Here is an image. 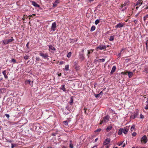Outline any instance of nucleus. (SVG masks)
Segmentation results:
<instances>
[{
  "mask_svg": "<svg viewBox=\"0 0 148 148\" xmlns=\"http://www.w3.org/2000/svg\"><path fill=\"white\" fill-rule=\"evenodd\" d=\"M110 116L109 115H107L106 116H104L102 120L100 121V125L102 124L103 123H106L108 122L110 120Z\"/></svg>",
  "mask_w": 148,
  "mask_h": 148,
  "instance_id": "nucleus-1",
  "label": "nucleus"
},
{
  "mask_svg": "<svg viewBox=\"0 0 148 148\" xmlns=\"http://www.w3.org/2000/svg\"><path fill=\"white\" fill-rule=\"evenodd\" d=\"M39 55L41 56L44 59H47L48 60V57H49L48 53H44L42 52H40L39 53Z\"/></svg>",
  "mask_w": 148,
  "mask_h": 148,
  "instance_id": "nucleus-2",
  "label": "nucleus"
},
{
  "mask_svg": "<svg viewBox=\"0 0 148 148\" xmlns=\"http://www.w3.org/2000/svg\"><path fill=\"white\" fill-rule=\"evenodd\" d=\"M14 41V39L12 37H11V38L10 39H6L3 40V42L5 45L8 44L10 42Z\"/></svg>",
  "mask_w": 148,
  "mask_h": 148,
  "instance_id": "nucleus-3",
  "label": "nucleus"
},
{
  "mask_svg": "<svg viewBox=\"0 0 148 148\" xmlns=\"http://www.w3.org/2000/svg\"><path fill=\"white\" fill-rule=\"evenodd\" d=\"M49 48V51L52 53H54L56 50L55 48L52 45H48Z\"/></svg>",
  "mask_w": 148,
  "mask_h": 148,
  "instance_id": "nucleus-4",
  "label": "nucleus"
},
{
  "mask_svg": "<svg viewBox=\"0 0 148 148\" xmlns=\"http://www.w3.org/2000/svg\"><path fill=\"white\" fill-rule=\"evenodd\" d=\"M148 140L147 136L145 135L142 137L141 142L143 144H145L147 142Z\"/></svg>",
  "mask_w": 148,
  "mask_h": 148,
  "instance_id": "nucleus-5",
  "label": "nucleus"
},
{
  "mask_svg": "<svg viewBox=\"0 0 148 148\" xmlns=\"http://www.w3.org/2000/svg\"><path fill=\"white\" fill-rule=\"evenodd\" d=\"M56 23L55 22H54L52 24L51 26V30H52L53 32L55 31L56 30Z\"/></svg>",
  "mask_w": 148,
  "mask_h": 148,
  "instance_id": "nucleus-6",
  "label": "nucleus"
},
{
  "mask_svg": "<svg viewBox=\"0 0 148 148\" xmlns=\"http://www.w3.org/2000/svg\"><path fill=\"white\" fill-rule=\"evenodd\" d=\"M106 46L104 45H101L97 47L96 48V49L97 50L98 49H99L101 50L103 49H106Z\"/></svg>",
  "mask_w": 148,
  "mask_h": 148,
  "instance_id": "nucleus-7",
  "label": "nucleus"
},
{
  "mask_svg": "<svg viewBox=\"0 0 148 148\" xmlns=\"http://www.w3.org/2000/svg\"><path fill=\"white\" fill-rule=\"evenodd\" d=\"M110 141V139L109 138H106L103 142V144L104 145H106L108 144Z\"/></svg>",
  "mask_w": 148,
  "mask_h": 148,
  "instance_id": "nucleus-8",
  "label": "nucleus"
},
{
  "mask_svg": "<svg viewBox=\"0 0 148 148\" xmlns=\"http://www.w3.org/2000/svg\"><path fill=\"white\" fill-rule=\"evenodd\" d=\"M143 1L142 0H138L137 2L136 6H140L142 4Z\"/></svg>",
  "mask_w": 148,
  "mask_h": 148,
  "instance_id": "nucleus-9",
  "label": "nucleus"
},
{
  "mask_svg": "<svg viewBox=\"0 0 148 148\" xmlns=\"http://www.w3.org/2000/svg\"><path fill=\"white\" fill-rule=\"evenodd\" d=\"M129 1H127L125 2L124 4H121L120 7H121V8H123L124 6H127L129 5Z\"/></svg>",
  "mask_w": 148,
  "mask_h": 148,
  "instance_id": "nucleus-10",
  "label": "nucleus"
},
{
  "mask_svg": "<svg viewBox=\"0 0 148 148\" xmlns=\"http://www.w3.org/2000/svg\"><path fill=\"white\" fill-rule=\"evenodd\" d=\"M124 26V25L122 23H119L117 24L116 26V28H120L123 27Z\"/></svg>",
  "mask_w": 148,
  "mask_h": 148,
  "instance_id": "nucleus-11",
  "label": "nucleus"
},
{
  "mask_svg": "<svg viewBox=\"0 0 148 148\" xmlns=\"http://www.w3.org/2000/svg\"><path fill=\"white\" fill-rule=\"evenodd\" d=\"M60 1L59 0H56L54 3L53 4V7H55L57 5V4L59 3Z\"/></svg>",
  "mask_w": 148,
  "mask_h": 148,
  "instance_id": "nucleus-12",
  "label": "nucleus"
},
{
  "mask_svg": "<svg viewBox=\"0 0 148 148\" xmlns=\"http://www.w3.org/2000/svg\"><path fill=\"white\" fill-rule=\"evenodd\" d=\"M32 4L34 6L38 8H39L40 7V5L37 4L34 1H32L31 2Z\"/></svg>",
  "mask_w": 148,
  "mask_h": 148,
  "instance_id": "nucleus-13",
  "label": "nucleus"
},
{
  "mask_svg": "<svg viewBox=\"0 0 148 148\" xmlns=\"http://www.w3.org/2000/svg\"><path fill=\"white\" fill-rule=\"evenodd\" d=\"M88 53L87 54V56H88V58H89V55L91 53H92L93 51H94V49H91L90 50H88Z\"/></svg>",
  "mask_w": 148,
  "mask_h": 148,
  "instance_id": "nucleus-14",
  "label": "nucleus"
},
{
  "mask_svg": "<svg viewBox=\"0 0 148 148\" xmlns=\"http://www.w3.org/2000/svg\"><path fill=\"white\" fill-rule=\"evenodd\" d=\"M123 132V133L125 134H126L127 133L129 129L128 128H122Z\"/></svg>",
  "mask_w": 148,
  "mask_h": 148,
  "instance_id": "nucleus-15",
  "label": "nucleus"
},
{
  "mask_svg": "<svg viewBox=\"0 0 148 148\" xmlns=\"http://www.w3.org/2000/svg\"><path fill=\"white\" fill-rule=\"evenodd\" d=\"M112 128V127L111 125L108 126L106 128V131L107 132H109L110 130H111Z\"/></svg>",
  "mask_w": 148,
  "mask_h": 148,
  "instance_id": "nucleus-16",
  "label": "nucleus"
},
{
  "mask_svg": "<svg viewBox=\"0 0 148 148\" xmlns=\"http://www.w3.org/2000/svg\"><path fill=\"white\" fill-rule=\"evenodd\" d=\"M116 69V67L115 66H114L112 69L110 73L111 74H113L115 71Z\"/></svg>",
  "mask_w": 148,
  "mask_h": 148,
  "instance_id": "nucleus-17",
  "label": "nucleus"
},
{
  "mask_svg": "<svg viewBox=\"0 0 148 148\" xmlns=\"http://www.w3.org/2000/svg\"><path fill=\"white\" fill-rule=\"evenodd\" d=\"M79 58L82 60H84V56L83 54H81L79 55Z\"/></svg>",
  "mask_w": 148,
  "mask_h": 148,
  "instance_id": "nucleus-18",
  "label": "nucleus"
},
{
  "mask_svg": "<svg viewBox=\"0 0 148 148\" xmlns=\"http://www.w3.org/2000/svg\"><path fill=\"white\" fill-rule=\"evenodd\" d=\"M2 73L3 75H4V77L5 79H7L8 78V77L7 76V75H6V71L4 70V71Z\"/></svg>",
  "mask_w": 148,
  "mask_h": 148,
  "instance_id": "nucleus-19",
  "label": "nucleus"
},
{
  "mask_svg": "<svg viewBox=\"0 0 148 148\" xmlns=\"http://www.w3.org/2000/svg\"><path fill=\"white\" fill-rule=\"evenodd\" d=\"M63 124L64 127H66L68 126V123L67 121H64L63 122Z\"/></svg>",
  "mask_w": 148,
  "mask_h": 148,
  "instance_id": "nucleus-20",
  "label": "nucleus"
},
{
  "mask_svg": "<svg viewBox=\"0 0 148 148\" xmlns=\"http://www.w3.org/2000/svg\"><path fill=\"white\" fill-rule=\"evenodd\" d=\"M122 133H123V131H122V128H120L119 130L118 131V134L119 135H120L122 134Z\"/></svg>",
  "mask_w": 148,
  "mask_h": 148,
  "instance_id": "nucleus-21",
  "label": "nucleus"
},
{
  "mask_svg": "<svg viewBox=\"0 0 148 148\" xmlns=\"http://www.w3.org/2000/svg\"><path fill=\"white\" fill-rule=\"evenodd\" d=\"M137 116V114H135L133 115H131L130 116L131 118L134 119Z\"/></svg>",
  "mask_w": 148,
  "mask_h": 148,
  "instance_id": "nucleus-22",
  "label": "nucleus"
},
{
  "mask_svg": "<svg viewBox=\"0 0 148 148\" xmlns=\"http://www.w3.org/2000/svg\"><path fill=\"white\" fill-rule=\"evenodd\" d=\"M33 82H32V84H31V81L30 80H27L25 81V84H29L30 85H32V83Z\"/></svg>",
  "mask_w": 148,
  "mask_h": 148,
  "instance_id": "nucleus-23",
  "label": "nucleus"
},
{
  "mask_svg": "<svg viewBox=\"0 0 148 148\" xmlns=\"http://www.w3.org/2000/svg\"><path fill=\"white\" fill-rule=\"evenodd\" d=\"M127 73L129 76V77L130 78L133 75V73L132 72H127Z\"/></svg>",
  "mask_w": 148,
  "mask_h": 148,
  "instance_id": "nucleus-24",
  "label": "nucleus"
},
{
  "mask_svg": "<svg viewBox=\"0 0 148 148\" xmlns=\"http://www.w3.org/2000/svg\"><path fill=\"white\" fill-rule=\"evenodd\" d=\"M144 100H145V99H146V103L147 104L148 103V98H147L145 95H144Z\"/></svg>",
  "mask_w": 148,
  "mask_h": 148,
  "instance_id": "nucleus-25",
  "label": "nucleus"
},
{
  "mask_svg": "<svg viewBox=\"0 0 148 148\" xmlns=\"http://www.w3.org/2000/svg\"><path fill=\"white\" fill-rule=\"evenodd\" d=\"M95 29V26L93 25L92 26L91 29L90 31L91 32H92L94 31Z\"/></svg>",
  "mask_w": 148,
  "mask_h": 148,
  "instance_id": "nucleus-26",
  "label": "nucleus"
},
{
  "mask_svg": "<svg viewBox=\"0 0 148 148\" xmlns=\"http://www.w3.org/2000/svg\"><path fill=\"white\" fill-rule=\"evenodd\" d=\"M147 18H148V14L144 16V21L145 22V20L147 19Z\"/></svg>",
  "mask_w": 148,
  "mask_h": 148,
  "instance_id": "nucleus-27",
  "label": "nucleus"
},
{
  "mask_svg": "<svg viewBox=\"0 0 148 148\" xmlns=\"http://www.w3.org/2000/svg\"><path fill=\"white\" fill-rule=\"evenodd\" d=\"M61 89L63 90L64 91H66V88L65 87V85H63L62 86Z\"/></svg>",
  "mask_w": 148,
  "mask_h": 148,
  "instance_id": "nucleus-28",
  "label": "nucleus"
},
{
  "mask_svg": "<svg viewBox=\"0 0 148 148\" xmlns=\"http://www.w3.org/2000/svg\"><path fill=\"white\" fill-rule=\"evenodd\" d=\"M114 36H110V38L109 39V40L111 41L113 40H114Z\"/></svg>",
  "mask_w": 148,
  "mask_h": 148,
  "instance_id": "nucleus-29",
  "label": "nucleus"
},
{
  "mask_svg": "<svg viewBox=\"0 0 148 148\" xmlns=\"http://www.w3.org/2000/svg\"><path fill=\"white\" fill-rule=\"evenodd\" d=\"M69 66L68 65H66L65 66V69L66 71H68L69 70Z\"/></svg>",
  "mask_w": 148,
  "mask_h": 148,
  "instance_id": "nucleus-30",
  "label": "nucleus"
},
{
  "mask_svg": "<svg viewBox=\"0 0 148 148\" xmlns=\"http://www.w3.org/2000/svg\"><path fill=\"white\" fill-rule=\"evenodd\" d=\"M100 19H97L95 21V24L96 25H97L99 22Z\"/></svg>",
  "mask_w": 148,
  "mask_h": 148,
  "instance_id": "nucleus-31",
  "label": "nucleus"
},
{
  "mask_svg": "<svg viewBox=\"0 0 148 148\" xmlns=\"http://www.w3.org/2000/svg\"><path fill=\"white\" fill-rule=\"evenodd\" d=\"M135 127V125H133L131 127V130L132 131H133L134 130V129Z\"/></svg>",
  "mask_w": 148,
  "mask_h": 148,
  "instance_id": "nucleus-32",
  "label": "nucleus"
},
{
  "mask_svg": "<svg viewBox=\"0 0 148 148\" xmlns=\"http://www.w3.org/2000/svg\"><path fill=\"white\" fill-rule=\"evenodd\" d=\"M94 95H95V97L96 98L99 97H101L99 94H95Z\"/></svg>",
  "mask_w": 148,
  "mask_h": 148,
  "instance_id": "nucleus-33",
  "label": "nucleus"
},
{
  "mask_svg": "<svg viewBox=\"0 0 148 148\" xmlns=\"http://www.w3.org/2000/svg\"><path fill=\"white\" fill-rule=\"evenodd\" d=\"M144 71L146 72V73H148V67L145 68Z\"/></svg>",
  "mask_w": 148,
  "mask_h": 148,
  "instance_id": "nucleus-34",
  "label": "nucleus"
},
{
  "mask_svg": "<svg viewBox=\"0 0 148 148\" xmlns=\"http://www.w3.org/2000/svg\"><path fill=\"white\" fill-rule=\"evenodd\" d=\"M71 53L70 52H69L67 55V57L68 58H70L71 56Z\"/></svg>",
  "mask_w": 148,
  "mask_h": 148,
  "instance_id": "nucleus-35",
  "label": "nucleus"
},
{
  "mask_svg": "<svg viewBox=\"0 0 148 148\" xmlns=\"http://www.w3.org/2000/svg\"><path fill=\"white\" fill-rule=\"evenodd\" d=\"M29 56H24L23 58L27 60L29 59Z\"/></svg>",
  "mask_w": 148,
  "mask_h": 148,
  "instance_id": "nucleus-36",
  "label": "nucleus"
},
{
  "mask_svg": "<svg viewBox=\"0 0 148 148\" xmlns=\"http://www.w3.org/2000/svg\"><path fill=\"white\" fill-rule=\"evenodd\" d=\"M84 110H85L84 111V113L85 114H87L88 113V112H87V108H84Z\"/></svg>",
  "mask_w": 148,
  "mask_h": 148,
  "instance_id": "nucleus-37",
  "label": "nucleus"
},
{
  "mask_svg": "<svg viewBox=\"0 0 148 148\" xmlns=\"http://www.w3.org/2000/svg\"><path fill=\"white\" fill-rule=\"evenodd\" d=\"M29 42H28L27 44H26V47H27V49H29Z\"/></svg>",
  "mask_w": 148,
  "mask_h": 148,
  "instance_id": "nucleus-38",
  "label": "nucleus"
},
{
  "mask_svg": "<svg viewBox=\"0 0 148 148\" xmlns=\"http://www.w3.org/2000/svg\"><path fill=\"white\" fill-rule=\"evenodd\" d=\"M36 62L39 61L40 60V59L39 57H36Z\"/></svg>",
  "mask_w": 148,
  "mask_h": 148,
  "instance_id": "nucleus-39",
  "label": "nucleus"
},
{
  "mask_svg": "<svg viewBox=\"0 0 148 148\" xmlns=\"http://www.w3.org/2000/svg\"><path fill=\"white\" fill-rule=\"evenodd\" d=\"M101 130V129L100 128L98 129L95 130V132H99Z\"/></svg>",
  "mask_w": 148,
  "mask_h": 148,
  "instance_id": "nucleus-40",
  "label": "nucleus"
},
{
  "mask_svg": "<svg viewBox=\"0 0 148 148\" xmlns=\"http://www.w3.org/2000/svg\"><path fill=\"white\" fill-rule=\"evenodd\" d=\"M11 62H13L14 63H15L16 62V60L14 59H12Z\"/></svg>",
  "mask_w": 148,
  "mask_h": 148,
  "instance_id": "nucleus-41",
  "label": "nucleus"
},
{
  "mask_svg": "<svg viewBox=\"0 0 148 148\" xmlns=\"http://www.w3.org/2000/svg\"><path fill=\"white\" fill-rule=\"evenodd\" d=\"M11 148H14L16 145L15 144H12Z\"/></svg>",
  "mask_w": 148,
  "mask_h": 148,
  "instance_id": "nucleus-42",
  "label": "nucleus"
},
{
  "mask_svg": "<svg viewBox=\"0 0 148 148\" xmlns=\"http://www.w3.org/2000/svg\"><path fill=\"white\" fill-rule=\"evenodd\" d=\"M5 115L6 116L7 118H8V119H9V117H10V115L8 114H5Z\"/></svg>",
  "mask_w": 148,
  "mask_h": 148,
  "instance_id": "nucleus-43",
  "label": "nucleus"
},
{
  "mask_svg": "<svg viewBox=\"0 0 148 148\" xmlns=\"http://www.w3.org/2000/svg\"><path fill=\"white\" fill-rule=\"evenodd\" d=\"M136 135V132H133L132 134V135L133 136H135Z\"/></svg>",
  "mask_w": 148,
  "mask_h": 148,
  "instance_id": "nucleus-44",
  "label": "nucleus"
},
{
  "mask_svg": "<svg viewBox=\"0 0 148 148\" xmlns=\"http://www.w3.org/2000/svg\"><path fill=\"white\" fill-rule=\"evenodd\" d=\"M32 16H35V14H33L32 15H29V19H31V17H32Z\"/></svg>",
  "mask_w": 148,
  "mask_h": 148,
  "instance_id": "nucleus-45",
  "label": "nucleus"
},
{
  "mask_svg": "<svg viewBox=\"0 0 148 148\" xmlns=\"http://www.w3.org/2000/svg\"><path fill=\"white\" fill-rule=\"evenodd\" d=\"M145 108L146 110H148V103L146 104V106Z\"/></svg>",
  "mask_w": 148,
  "mask_h": 148,
  "instance_id": "nucleus-46",
  "label": "nucleus"
},
{
  "mask_svg": "<svg viewBox=\"0 0 148 148\" xmlns=\"http://www.w3.org/2000/svg\"><path fill=\"white\" fill-rule=\"evenodd\" d=\"M148 38V40H147V41L146 42V46L147 48V47H148L147 44H148V38Z\"/></svg>",
  "mask_w": 148,
  "mask_h": 148,
  "instance_id": "nucleus-47",
  "label": "nucleus"
},
{
  "mask_svg": "<svg viewBox=\"0 0 148 148\" xmlns=\"http://www.w3.org/2000/svg\"><path fill=\"white\" fill-rule=\"evenodd\" d=\"M73 99H72V97H71V100L70 101V103H73Z\"/></svg>",
  "mask_w": 148,
  "mask_h": 148,
  "instance_id": "nucleus-48",
  "label": "nucleus"
},
{
  "mask_svg": "<svg viewBox=\"0 0 148 148\" xmlns=\"http://www.w3.org/2000/svg\"><path fill=\"white\" fill-rule=\"evenodd\" d=\"M70 148H73V145H72L71 143L70 144Z\"/></svg>",
  "mask_w": 148,
  "mask_h": 148,
  "instance_id": "nucleus-49",
  "label": "nucleus"
},
{
  "mask_svg": "<svg viewBox=\"0 0 148 148\" xmlns=\"http://www.w3.org/2000/svg\"><path fill=\"white\" fill-rule=\"evenodd\" d=\"M140 118L141 119H143L144 118L143 115L142 114H141L140 115Z\"/></svg>",
  "mask_w": 148,
  "mask_h": 148,
  "instance_id": "nucleus-50",
  "label": "nucleus"
},
{
  "mask_svg": "<svg viewBox=\"0 0 148 148\" xmlns=\"http://www.w3.org/2000/svg\"><path fill=\"white\" fill-rule=\"evenodd\" d=\"M100 60H101L102 62H104L105 61V60L104 59H100Z\"/></svg>",
  "mask_w": 148,
  "mask_h": 148,
  "instance_id": "nucleus-51",
  "label": "nucleus"
},
{
  "mask_svg": "<svg viewBox=\"0 0 148 148\" xmlns=\"http://www.w3.org/2000/svg\"><path fill=\"white\" fill-rule=\"evenodd\" d=\"M64 61L60 62V64H63L64 63Z\"/></svg>",
  "mask_w": 148,
  "mask_h": 148,
  "instance_id": "nucleus-52",
  "label": "nucleus"
},
{
  "mask_svg": "<svg viewBox=\"0 0 148 148\" xmlns=\"http://www.w3.org/2000/svg\"><path fill=\"white\" fill-rule=\"evenodd\" d=\"M99 94V95H101L103 94V92L102 91H101L100 93Z\"/></svg>",
  "mask_w": 148,
  "mask_h": 148,
  "instance_id": "nucleus-53",
  "label": "nucleus"
},
{
  "mask_svg": "<svg viewBox=\"0 0 148 148\" xmlns=\"http://www.w3.org/2000/svg\"><path fill=\"white\" fill-rule=\"evenodd\" d=\"M139 12L137 14H136L135 15V17H137L139 15Z\"/></svg>",
  "mask_w": 148,
  "mask_h": 148,
  "instance_id": "nucleus-54",
  "label": "nucleus"
},
{
  "mask_svg": "<svg viewBox=\"0 0 148 148\" xmlns=\"http://www.w3.org/2000/svg\"><path fill=\"white\" fill-rule=\"evenodd\" d=\"M137 21L136 20H134V22L135 24H136L137 23Z\"/></svg>",
  "mask_w": 148,
  "mask_h": 148,
  "instance_id": "nucleus-55",
  "label": "nucleus"
},
{
  "mask_svg": "<svg viewBox=\"0 0 148 148\" xmlns=\"http://www.w3.org/2000/svg\"><path fill=\"white\" fill-rule=\"evenodd\" d=\"M58 76H61L62 75V73H58Z\"/></svg>",
  "mask_w": 148,
  "mask_h": 148,
  "instance_id": "nucleus-56",
  "label": "nucleus"
},
{
  "mask_svg": "<svg viewBox=\"0 0 148 148\" xmlns=\"http://www.w3.org/2000/svg\"><path fill=\"white\" fill-rule=\"evenodd\" d=\"M88 1H89V2H91L93 1V0H87Z\"/></svg>",
  "mask_w": 148,
  "mask_h": 148,
  "instance_id": "nucleus-57",
  "label": "nucleus"
},
{
  "mask_svg": "<svg viewBox=\"0 0 148 148\" xmlns=\"http://www.w3.org/2000/svg\"><path fill=\"white\" fill-rule=\"evenodd\" d=\"M7 142H8L10 143H11L12 142V141L10 140H8L7 141Z\"/></svg>",
  "mask_w": 148,
  "mask_h": 148,
  "instance_id": "nucleus-58",
  "label": "nucleus"
},
{
  "mask_svg": "<svg viewBox=\"0 0 148 148\" xmlns=\"http://www.w3.org/2000/svg\"><path fill=\"white\" fill-rule=\"evenodd\" d=\"M140 6H136V10H137L138 9V8Z\"/></svg>",
  "mask_w": 148,
  "mask_h": 148,
  "instance_id": "nucleus-59",
  "label": "nucleus"
},
{
  "mask_svg": "<svg viewBox=\"0 0 148 148\" xmlns=\"http://www.w3.org/2000/svg\"><path fill=\"white\" fill-rule=\"evenodd\" d=\"M122 53H121V52H120L119 53V56H121V54Z\"/></svg>",
  "mask_w": 148,
  "mask_h": 148,
  "instance_id": "nucleus-60",
  "label": "nucleus"
},
{
  "mask_svg": "<svg viewBox=\"0 0 148 148\" xmlns=\"http://www.w3.org/2000/svg\"><path fill=\"white\" fill-rule=\"evenodd\" d=\"M47 148H55L54 147H52L51 146H50L48 147Z\"/></svg>",
  "mask_w": 148,
  "mask_h": 148,
  "instance_id": "nucleus-61",
  "label": "nucleus"
},
{
  "mask_svg": "<svg viewBox=\"0 0 148 148\" xmlns=\"http://www.w3.org/2000/svg\"><path fill=\"white\" fill-rule=\"evenodd\" d=\"M124 50V49H122V50H121V51H120V52H121V53H122V51L123 50Z\"/></svg>",
  "mask_w": 148,
  "mask_h": 148,
  "instance_id": "nucleus-62",
  "label": "nucleus"
},
{
  "mask_svg": "<svg viewBox=\"0 0 148 148\" xmlns=\"http://www.w3.org/2000/svg\"><path fill=\"white\" fill-rule=\"evenodd\" d=\"M125 146V144H124L122 146V147H124Z\"/></svg>",
  "mask_w": 148,
  "mask_h": 148,
  "instance_id": "nucleus-63",
  "label": "nucleus"
},
{
  "mask_svg": "<svg viewBox=\"0 0 148 148\" xmlns=\"http://www.w3.org/2000/svg\"><path fill=\"white\" fill-rule=\"evenodd\" d=\"M145 9H148V6L147 7L145 8Z\"/></svg>",
  "mask_w": 148,
  "mask_h": 148,
  "instance_id": "nucleus-64",
  "label": "nucleus"
}]
</instances>
